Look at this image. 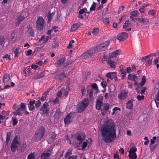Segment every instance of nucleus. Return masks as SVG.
Returning <instances> with one entry per match:
<instances>
[{
  "label": "nucleus",
  "instance_id": "50",
  "mask_svg": "<svg viewBox=\"0 0 159 159\" xmlns=\"http://www.w3.org/2000/svg\"><path fill=\"white\" fill-rule=\"evenodd\" d=\"M3 59H6L9 61L11 60V56L10 55L7 54H6L5 55L2 57Z\"/></svg>",
  "mask_w": 159,
  "mask_h": 159
},
{
  "label": "nucleus",
  "instance_id": "12",
  "mask_svg": "<svg viewBox=\"0 0 159 159\" xmlns=\"http://www.w3.org/2000/svg\"><path fill=\"white\" fill-rule=\"evenodd\" d=\"M52 153V150L51 149L44 151L41 155V159H49V157Z\"/></svg>",
  "mask_w": 159,
  "mask_h": 159
},
{
  "label": "nucleus",
  "instance_id": "40",
  "mask_svg": "<svg viewBox=\"0 0 159 159\" xmlns=\"http://www.w3.org/2000/svg\"><path fill=\"white\" fill-rule=\"evenodd\" d=\"M72 150L71 149H69L68 152H67L66 154L64 155V157L66 158L68 156H70L72 154Z\"/></svg>",
  "mask_w": 159,
  "mask_h": 159
},
{
  "label": "nucleus",
  "instance_id": "2",
  "mask_svg": "<svg viewBox=\"0 0 159 159\" xmlns=\"http://www.w3.org/2000/svg\"><path fill=\"white\" fill-rule=\"evenodd\" d=\"M89 104V100L88 98H85L77 105L76 111L79 113H80L84 111L88 107Z\"/></svg>",
  "mask_w": 159,
  "mask_h": 159
},
{
  "label": "nucleus",
  "instance_id": "44",
  "mask_svg": "<svg viewBox=\"0 0 159 159\" xmlns=\"http://www.w3.org/2000/svg\"><path fill=\"white\" fill-rule=\"evenodd\" d=\"M35 155L33 153H31L29 154L27 157V159H34Z\"/></svg>",
  "mask_w": 159,
  "mask_h": 159
},
{
  "label": "nucleus",
  "instance_id": "37",
  "mask_svg": "<svg viewBox=\"0 0 159 159\" xmlns=\"http://www.w3.org/2000/svg\"><path fill=\"white\" fill-rule=\"evenodd\" d=\"M11 151L13 152H14L16 151V148L18 147V146L17 145V144L11 143Z\"/></svg>",
  "mask_w": 159,
  "mask_h": 159
},
{
  "label": "nucleus",
  "instance_id": "18",
  "mask_svg": "<svg viewBox=\"0 0 159 159\" xmlns=\"http://www.w3.org/2000/svg\"><path fill=\"white\" fill-rule=\"evenodd\" d=\"M27 16L22 15V14L20 15L16 19V21L15 22L16 25H19L21 22L24 20Z\"/></svg>",
  "mask_w": 159,
  "mask_h": 159
},
{
  "label": "nucleus",
  "instance_id": "11",
  "mask_svg": "<svg viewBox=\"0 0 159 159\" xmlns=\"http://www.w3.org/2000/svg\"><path fill=\"white\" fill-rule=\"evenodd\" d=\"M102 97L101 96H99L96 99V108L98 110H100L101 108L102 105Z\"/></svg>",
  "mask_w": 159,
  "mask_h": 159
},
{
  "label": "nucleus",
  "instance_id": "30",
  "mask_svg": "<svg viewBox=\"0 0 159 159\" xmlns=\"http://www.w3.org/2000/svg\"><path fill=\"white\" fill-rule=\"evenodd\" d=\"M54 16V13H48L47 15V18L48 19V23H50L52 20L53 16Z\"/></svg>",
  "mask_w": 159,
  "mask_h": 159
},
{
  "label": "nucleus",
  "instance_id": "4",
  "mask_svg": "<svg viewBox=\"0 0 159 159\" xmlns=\"http://www.w3.org/2000/svg\"><path fill=\"white\" fill-rule=\"evenodd\" d=\"M44 23L45 21L43 18L42 16H39L36 22L37 29L41 31L43 29Z\"/></svg>",
  "mask_w": 159,
  "mask_h": 159
},
{
  "label": "nucleus",
  "instance_id": "35",
  "mask_svg": "<svg viewBox=\"0 0 159 159\" xmlns=\"http://www.w3.org/2000/svg\"><path fill=\"white\" fill-rule=\"evenodd\" d=\"M146 81V78L144 75H143L142 78V81L140 83L141 86H143Z\"/></svg>",
  "mask_w": 159,
  "mask_h": 159
},
{
  "label": "nucleus",
  "instance_id": "9",
  "mask_svg": "<svg viewBox=\"0 0 159 159\" xmlns=\"http://www.w3.org/2000/svg\"><path fill=\"white\" fill-rule=\"evenodd\" d=\"M95 49L94 48L91 49L82 54V58L83 59H85L90 57L95 53Z\"/></svg>",
  "mask_w": 159,
  "mask_h": 159
},
{
  "label": "nucleus",
  "instance_id": "1",
  "mask_svg": "<svg viewBox=\"0 0 159 159\" xmlns=\"http://www.w3.org/2000/svg\"><path fill=\"white\" fill-rule=\"evenodd\" d=\"M115 125L113 122H108L100 126L99 131L106 143L113 142L116 137Z\"/></svg>",
  "mask_w": 159,
  "mask_h": 159
},
{
  "label": "nucleus",
  "instance_id": "46",
  "mask_svg": "<svg viewBox=\"0 0 159 159\" xmlns=\"http://www.w3.org/2000/svg\"><path fill=\"white\" fill-rule=\"evenodd\" d=\"M148 14L149 15H152L153 16H154L156 14L155 11L154 10H149L148 12Z\"/></svg>",
  "mask_w": 159,
  "mask_h": 159
},
{
  "label": "nucleus",
  "instance_id": "22",
  "mask_svg": "<svg viewBox=\"0 0 159 159\" xmlns=\"http://www.w3.org/2000/svg\"><path fill=\"white\" fill-rule=\"evenodd\" d=\"M133 100L131 99L129 100L126 104V108L127 109L131 110L132 109L133 104Z\"/></svg>",
  "mask_w": 159,
  "mask_h": 159
},
{
  "label": "nucleus",
  "instance_id": "5",
  "mask_svg": "<svg viewBox=\"0 0 159 159\" xmlns=\"http://www.w3.org/2000/svg\"><path fill=\"white\" fill-rule=\"evenodd\" d=\"M48 103L45 102L43 104L40 111L42 115L47 116L49 112V109Z\"/></svg>",
  "mask_w": 159,
  "mask_h": 159
},
{
  "label": "nucleus",
  "instance_id": "60",
  "mask_svg": "<svg viewBox=\"0 0 159 159\" xmlns=\"http://www.w3.org/2000/svg\"><path fill=\"white\" fill-rule=\"evenodd\" d=\"M2 114L3 115V116H5H5H7L9 115V112L7 111H2Z\"/></svg>",
  "mask_w": 159,
  "mask_h": 159
},
{
  "label": "nucleus",
  "instance_id": "61",
  "mask_svg": "<svg viewBox=\"0 0 159 159\" xmlns=\"http://www.w3.org/2000/svg\"><path fill=\"white\" fill-rule=\"evenodd\" d=\"M18 142L16 136H15L12 143H11L14 144H17Z\"/></svg>",
  "mask_w": 159,
  "mask_h": 159
},
{
  "label": "nucleus",
  "instance_id": "10",
  "mask_svg": "<svg viewBox=\"0 0 159 159\" xmlns=\"http://www.w3.org/2000/svg\"><path fill=\"white\" fill-rule=\"evenodd\" d=\"M76 139L80 143H81L85 138V134L83 132H78L75 134Z\"/></svg>",
  "mask_w": 159,
  "mask_h": 159
},
{
  "label": "nucleus",
  "instance_id": "29",
  "mask_svg": "<svg viewBox=\"0 0 159 159\" xmlns=\"http://www.w3.org/2000/svg\"><path fill=\"white\" fill-rule=\"evenodd\" d=\"M128 80L133 81L135 80L138 79V77L135 75L129 74L128 75Z\"/></svg>",
  "mask_w": 159,
  "mask_h": 159
},
{
  "label": "nucleus",
  "instance_id": "24",
  "mask_svg": "<svg viewBox=\"0 0 159 159\" xmlns=\"http://www.w3.org/2000/svg\"><path fill=\"white\" fill-rule=\"evenodd\" d=\"M139 21L140 23L143 24L144 25H146L149 23V20L148 19L143 18H139Z\"/></svg>",
  "mask_w": 159,
  "mask_h": 159
},
{
  "label": "nucleus",
  "instance_id": "48",
  "mask_svg": "<svg viewBox=\"0 0 159 159\" xmlns=\"http://www.w3.org/2000/svg\"><path fill=\"white\" fill-rule=\"evenodd\" d=\"M130 24V22L129 20H126L125 21V23L123 25V28L125 29L126 28L129 26V25Z\"/></svg>",
  "mask_w": 159,
  "mask_h": 159
},
{
  "label": "nucleus",
  "instance_id": "36",
  "mask_svg": "<svg viewBox=\"0 0 159 159\" xmlns=\"http://www.w3.org/2000/svg\"><path fill=\"white\" fill-rule=\"evenodd\" d=\"M45 75V72H42L38 74L36 76V78L37 79H39L40 78H43Z\"/></svg>",
  "mask_w": 159,
  "mask_h": 159
},
{
  "label": "nucleus",
  "instance_id": "3",
  "mask_svg": "<svg viewBox=\"0 0 159 159\" xmlns=\"http://www.w3.org/2000/svg\"><path fill=\"white\" fill-rule=\"evenodd\" d=\"M45 132L44 128L42 126L40 128L35 132L34 137V140L36 142L40 140L44 135Z\"/></svg>",
  "mask_w": 159,
  "mask_h": 159
},
{
  "label": "nucleus",
  "instance_id": "41",
  "mask_svg": "<svg viewBox=\"0 0 159 159\" xmlns=\"http://www.w3.org/2000/svg\"><path fill=\"white\" fill-rule=\"evenodd\" d=\"M128 157L130 159H136L137 158V155L136 153H131L130 156L129 154Z\"/></svg>",
  "mask_w": 159,
  "mask_h": 159
},
{
  "label": "nucleus",
  "instance_id": "39",
  "mask_svg": "<svg viewBox=\"0 0 159 159\" xmlns=\"http://www.w3.org/2000/svg\"><path fill=\"white\" fill-rule=\"evenodd\" d=\"M61 113L59 110H57L56 111L54 114L55 118H58L60 116Z\"/></svg>",
  "mask_w": 159,
  "mask_h": 159
},
{
  "label": "nucleus",
  "instance_id": "16",
  "mask_svg": "<svg viewBox=\"0 0 159 159\" xmlns=\"http://www.w3.org/2000/svg\"><path fill=\"white\" fill-rule=\"evenodd\" d=\"M70 115L71 113H69L64 118V121L65 125H68L71 123L72 117Z\"/></svg>",
  "mask_w": 159,
  "mask_h": 159
},
{
  "label": "nucleus",
  "instance_id": "19",
  "mask_svg": "<svg viewBox=\"0 0 159 159\" xmlns=\"http://www.w3.org/2000/svg\"><path fill=\"white\" fill-rule=\"evenodd\" d=\"M65 57L63 56L61 58L56 61V64L58 66H61L65 62Z\"/></svg>",
  "mask_w": 159,
  "mask_h": 159
},
{
  "label": "nucleus",
  "instance_id": "21",
  "mask_svg": "<svg viewBox=\"0 0 159 159\" xmlns=\"http://www.w3.org/2000/svg\"><path fill=\"white\" fill-rule=\"evenodd\" d=\"M80 26L79 23H76L73 24L71 26L70 30V32H73L77 30Z\"/></svg>",
  "mask_w": 159,
  "mask_h": 159
},
{
  "label": "nucleus",
  "instance_id": "23",
  "mask_svg": "<svg viewBox=\"0 0 159 159\" xmlns=\"http://www.w3.org/2000/svg\"><path fill=\"white\" fill-rule=\"evenodd\" d=\"M21 52V49L20 47H18L16 48L14 51V53L15 54L14 57L17 58L19 57V54Z\"/></svg>",
  "mask_w": 159,
  "mask_h": 159
},
{
  "label": "nucleus",
  "instance_id": "64",
  "mask_svg": "<svg viewBox=\"0 0 159 159\" xmlns=\"http://www.w3.org/2000/svg\"><path fill=\"white\" fill-rule=\"evenodd\" d=\"M147 89V88L145 87H142L141 88V94H143L145 92V91Z\"/></svg>",
  "mask_w": 159,
  "mask_h": 159
},
{
  "label": "nucleus",
  "instance_id": "13",
  "mask_svg": "<svg viewBox=\"0 0 159 159\" xmlns=\"http://www.w3.org/2000/svg\"><path fill=\"white\" fill-rule=\"evenodd\" d=\"M128 36V34L125 32H122L118 34L116 37V39L120 42L125 40Z\"/></svg>",
  "mask_w": 159,
  "mask_h": 159
},
{
  "label": "nucleus",
  "instance_id": "52",
  "mask_svg": "<svg viewBox=\"0 0 159 159\" xmlns=\"http://www.w3.org/2000/svg\"><path fill=\"white\" fill-rule=\"evenodd\" d=\"M103 22L105 24H109L110 22L109 19L108 18H105L102 19Z\"/></svg>",
  "mask_w": 159,
  "mask_h": 159
},
{
  "label": "nucleus",
  "instance_id": "58",
  "mask_svg": "<svg viewBox=\"0 0 159 159\" xmlns=\"http://www.w3.org/2000/svg\"><path fill=\"white\" fill-rule=\"evenodd\" d=\"M59 101V99L57 98H56L51 102L52 103L53 105H55L56 103H58Z\"/></svg>",
  "mask_w": 159,
  "mask_h": 159
},
{
  "label": "nucleus",
  "instance_id": "38",
  "mask_svg": "<svg viewBox=\"0 0 159 159\" xmlns=\"http://www.w3.org/2000/svg\"><path fill=\"white\" fill-rule=\"evenodd\" d=\"M20 108L21 109V111L24 110L25 111L26 110V106L25 103H21L20 105Z\"/></svg>",
  "mask_w": 159,
  "mask_h": 159
},
{
  "label": "nucleus",
  "instance_id": "59",
  "mask_svg": "<svg viewBox=\"0 0 159 159\" xmlns=\"http://www.w3.org/2000/svg\"><path fill=\"white\" fill-rule=\"evenodd\" d=\"M32 51L31 49H29L27 51H25L26 55V56H30L32 53Z\"/></svg>",
  "mask_w": 159,
  "mask_h": 159
},
{
  "label": "nucleus",
  "instance_id": "57",
  "mask_svg": "<svg viewBox=\"0 0 159 159\" xmlns=\"http://www.w3.org/2000/svg\"><path fill=\"white\" fill-rule=\"evenodd\" d=\"M40 49H41L40 48H36L33 53V55H35L36 53H39L40 50Z\"/></svg>",
  "mask_w": 159,
  "mask_h": 159
},
{
  "label": "nucleus",
  "instance_id": "49",
  "mask_svg": "<svg viewBox=\"0 0 159 159\" xmlns=\"http://www.w3.org/2000/svg\"><path fill=\"white\" fill-rule=\"evenodd\" d=\"M47 96V93H44L43 95L41 97V98L40 99L42 101H45L46 98Z\"/></svg>",
  "mask_w": 159,
  "mask_h": 159
},
{
  "label": "nucleus",
  "instance_id": "14",
  "mask_svg": "<svg viewBox=\"0 0 159 159\" xmlns=\"http://www.w3.org/2000/svg\"><path fill=\"white\" fill-rule=\"evenodd\" d=\"M56 136V134L54 132H52L50 133L49 135V138L48 139V143L50 144L53 142L55 140Z\"/></svg>",
  "mask_w": 159,
  "mask_h": 159
},
{
  "label": "nucleus",
  "instance_id": "17",
  "mask_svg": "<svg viewBox=\"0 0 159 159\" xmlns=\"http://www.w3.org/2000/svg\"><path fill=\"white\" fill-rule=\"evenodd\" d=\"M66 78L64 72H62L60 74H57L54 77V79L61 81L64 78Z\"/></svg>",
  "mask_w": 159,
  "mask_h": 159
},
{
  "label": "nucleus",
  "instance_id": "6",
  "mask_svg": "<svg viewBox=\"0 0 159 159\" xmlns=\"http://www.w3.org/2000/svg\"><path fill=\"white\" fill-rule=\"evenodd\" d=\"M109 44V43L108 42H106L96 46L95 49L98 52L104 51L107 49Z\"/></svg>",
  "mask_w": 159,
  "mask_h": 159
},
{
  "label": "nucleus",
  "instance_id": "8",
  "mask_svg": "<svg viewBox=\"0 0 159 159\" xmlns=\"http://www.w3.org/2000/svg\"><path fill=\"white\" fill-rule=\"evenodd\" d=\"M128 92L127 90H122L118 94V98L120 100H123L127 98Z\"/></svg>",
  "mask_w": 159,
  "mask_h": 159
},
{
  "label": "nucleus",
  "instance_id": "28",
  "mask_svg": "<svg viewBox=\"0 0 159 159\" xmlns=\"http://www.w3.org/2000/svg\"><path fill=\"white\" fill-rule=\"evenodd\" d=\"M21 109L20 108V107H19L16 111L13 112L12 114L14 116L17 115L19 116H21L23 114V113L21 112Z\"/></svg>",
  "mask_w": 159,
  "mask_h": 159
},
{
  "label": "nucleus",
  "instance_id": "42",
  "mask_svg": "<svg viewBox=\"0 0 159 159\" xmlns=\"http://www.w3.org/2000/svg\"><path fill=\"white\" fill-rule=\"evenodd\" d=\"M152 62V59L149 58L145 64L146 66L148 67L151 65Z\"/></svg>",
  "mask_w": 159,
  "mask_h": 159
},
{
  "label": "nucleus",
  "instance_id": "32",
  "mask_svg": "<svg viewBox=\"0 0 159 159\" xmlns=\"http://www.w3.org/2000/svg\"><path fill=\"white\" fill-rule=\"evenodd\" d=\"M155 101L157 107L159 108V91L157 93V96L155 99Z\"/></svg>",
  "mask_w": 159,
  "mask_h": 159
},
{
  "label": "nucleus",
  "instance_id": "63",
  "mask_svg": "<svg viewBox=\"0 0 159 159\" xmlns=\"http://www.w3.org/2000/svg\"><path fill=\"white\" fill-rule=\"evenodd\" d=\"M137 98L139 101H140L144 99V95L140 96L139 95L137 96Z\"/></svg>",
  "mask_w": 159,
  "mask_h": 159
},
{
  "label": "nucleus",
  "instance_id": "34",
  "mask_svg": "<svg viewBox=\"0 0 159 159\" xmlns=\"http://www.w3.org/2000/svg\"><path fill=\"white\" fill-rule=\"evenodd\" d=\"M11 134V133L9 132H8L7 133L6 143L7 144H8V143L10 140Z\"/></svg>",
  "mask_w": 159,
  "mask_h": 159
},
{
  "label": "nucleus",
  "instance_id": "45",
  "mask_svg": "<svg viewBox=\"0 0 159 159\" xmlns=\"http://www.w3.org/2000/svg\"><path fill=\"white\" fill-rule=\"evenodd\" d=\"M91 87L95 90L98 91L99 90L98 88L97 85L95 83L92 84L91 85Z\"/></svg>",
  "mask_w": 159,
  "mask_h": 159
},
{
  "label": "nucleus",
  "instance_id": "33",
  "mask_svg": "<svg viewBox=\"0 0 159 159\" xmlns=\"http://www.w3.org/2000/svg\"><path fill=\"white\" fill-rule=\"evenodd\" d=\"M107 63L112 68H114L116 67L115 62L113 61L108 60Z\"/></svg>",
  "mask_w": 159,
  "mask_h": 159
},
{
  "label": "nucleus",
  "instance_id": "62",
  "mask_svg": "<svg viewBox=\"0 0 159 159\" xmlns=\"http://www.w3.org/2000/svg\"><path fill=\"white\" fill-rule=\"evenodd\" d=\"M99 31V29L98 28L94 29L92 31V33L93 34H96Z\"/></svg>",
  "mask_w": 159,
  "mask_h": 159
},
{
  "label": "nucleus",
  "instance_id": "54",
  "mask_svg": "<svg viewBox=\"0 0 159 159\" xmlns=\"http://www.w3.org/2000/svg\"><path fill=\"white\" fill-rule=\"evenodd\" d=\"M87 11V9L86 7H84L83 9L80 10L79 11V13L80 14H83L84 13L86 12Z\"/></svg>",
  "mask_w": 159,
  "mask_h": 159
},
{
  "label": "nucleus",
  "instance_id": "47",
  "mask_svg": "<svg viewBox=\"0 0 159 159\" xmlns=\"http://www.w3.org/2000/svg\"><path fill=\"white\" fill-rule=\"evenodd\" d=\"M138 14L139 12L137 10L132 11L130 12V15L131 16L135 17L137 16H138Z\"/></svg>",
  "mask_w": 159,
  "mask_h": 159
},
{
  "label": "nucleus",
  "instance_id": "7",
  "mask_svg": "<svg viewBox=\"0 0 159 159\" xmlns=\"http://www.w3.org/2000/svg\"><path fill=\"white\" fill-rule=\"evenodd\" d=\"M27 30L25 31V35L28 37L34 36V32L33 27L31 25H27Z\"/></svg>",
  "mask_w": 159,
  "mask_h": 159
},
{
  "label": "nucleus",
  "instance_id": "20",
  "mask_svg": "<svg viewBox=\"0 0 159 159\" xmlns=\"http://www.w3.org/2000/svg\"><path fill=\"white\" fill-rule=\"evenodd\" d=\"M35 102V100H30V101L29 103L28 104V107L29 110L30 111H32L35 109L34 104Z\"/></svg>",
  "mask_w": 159,
  "mask_h": 159
},
{
  "label": "nucleus",
  "instance_id": "27",
  "mask_svg": "<svg viewBox=\"0 0 159 159\" xmlns=\"http://www.w3.org/2000/svg\"><path fill=\"white\" fill-rule=\"evenodd\" d=\"M115 75L116 73L114 72H108L106 74V76L108 79H110L111 80H113Z\"/></svg>",
  "mask_w": 159,
  "mask_h": 159
},
{
  "label": "nucleus",
  "instance_id": "56",
  "mask_svg": "<svg viewBox=\"0 0 159 159\" xmlns=\"http://www.w3.org/2000/svg\"><path fill=\"white\" fill-rule=\"evenodd\" d=\"M70 63L69 62H66L65 64V65L63 67L64 70H68V67Z\"/></svg>",
  "mask_w": 159,
  "mask_h": 159
},
{
  "label": "nucleus",
  "instance_id": "43",
  "mask_svg": "<svg viewBox=\"0 0 159 159\" xmlns=\"http://www.w3.org/2000/svg\"><path fill=\"white\" fill-rule=\"evenodd\" d=\"M12 120L13 121V126H15L16 125L18 122V120L14 117H13L12 118Z\"/></svg>",
  "mask_w": 159,
  "mask_h": 159
},
{
  "label": "nucleus",
  "instance_id": "55",
  "mask_svg": "<svg viewBox=\"0 0 159 159\" xmlns=\"http://www.w3.org/2000/svg\"><path fill=\"white\" fill-rule=\"evenodd\" d=\"M41 104V102L40 100H38L35 102V107L36 108H39Z\"/></svg>",
  "mask_w": 159,
  "mask_h": 159
},
{
  "label": "nucleus",
  "instance_id": "53",
  "mask_svg": "<svg viewBox=\"0 0 159 159\" xmlns=\"http://www.w3.org/2000/svg\"><path fill=\"white\" fill-rule=\"evenodd\" d=\"M96 6V3L93 2V4L91 7L90 10V11H94L95 10V8Z\"/></svg>",
  "mask_w": 159,
  "mask_h": 159
},
{
  "label": "nucleus",
  "instance_id": "25",
  "mask_svg": "<svg viewBox=\"0 0 159 159\" xmlns=\"http://www.w3.org/2000/svg\"><path fill=\"white\" fill-rule=\"evenodd\" d=\"M121 52V51L120 50H118L115 51L114 52H112L110 53V57H116V56L118 55Z\"/></svg>",
  "mask_w": 159,
  "mask_h": 159
},
{
  "label": "nucleus",
  "instance_id": "51",
  "mask_svg": "<svg viewBox=\"0 0 159 159\" xmlns=\"http://www.w3.org/2000/svg\"><path fill=\"white\" fill-rule=\"evenodd\" d=\"M81 93L83 96H85L86 93L85 88L84 86H82L81 89Z\"/></svg>",
  "mask_w": 159,
  "mask_h": 159
},
{
  "label": "nucleus",
  "instance_id": "26",
  "mask_svg": "<svg viewBox=\"0 0 159 159\" xmlns=\"http://www.w3.org/2000/svg\"><path fill=\"white\" fill-rule=\"evenodd\" d=\"M10 78V75L6 73L3 76L2 80L4 83H7L9 80Z\"/></svg>",
  "mask_w": 159,
  "mask_h": 159
},
{
  "label": "nucleus",
  "instance_id": "15",
  "mask_svg": "<svg viewBox=\"0 0 159 159\" xmlns=\"http://www.w3.org/2000/svg\"><path fill=\"white\" fill-rule=\"evenodd\" d=\"M110 105L107 102H106L104 104V106L102 109L101 111V114L102 116H104L106 113L107 112L109 107Z\"/></svg>",
  "mask_w": 159,
  "mask_h": 159
},
{
  "label": "nucleus",
  "instance_id": "31",
  "mask_svg": "<svg viewBox=\"0 0 159 159\" xmlns=\"http://www.w3.org/2000/svg\"><path fill=\"white\" fill-rule=\"evenodd\" d=\"M137 149L135 147V146L132 147L131 148H130V150L129 151V154L130 156L131 153H136L135 152L137 151Z\"/></svg>",
  "mask_w": 159,
  "mask_h": 159
}]
</instances>
